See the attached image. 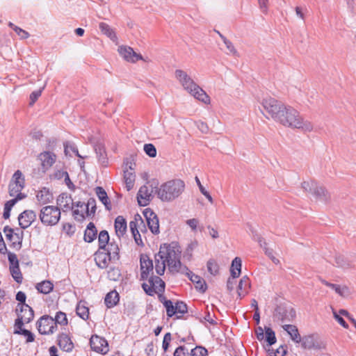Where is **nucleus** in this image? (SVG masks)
I'll list each match as a JSON object with an SVG mask.
<instances>
[{
  "label": "nucleus",
  "mask_w": 356,
  "mask_h": 356,
  "mask_svg": "<svg viewBox=\"0 0 356 356\" xmlns=\"http://www.w3.org/2000/svg\"><path fill=\"white\" fill-rule=\"evenodd\" d=\"M276 122L285 127L300 129L303 132H312L314 128L312 122L305 120L298 111L289 105L285 106Z\"/></svg>",
  "instance_id": "1"
},
{
  "label": "nucleus",
  "mask_w": 356,
  "mask_h": 356,
  "mask_svg": "<svg viewBox=\"0 0 356 356\" xmlns=\"http://www.w3.org/2000/svg\"><path fill=\"white\" fill-rule=\"evenodd\" d=\"M175 76L183 88L196 99L204 103L205 104H210L211 99L209 96L202 88L195 83L191 76L188 74L186 71L180 69L176 70L175 72Z\"/></svg>",
  "instance_id": "2"
},
{
  "label": "nucleus",
  "mask_w": 356,
  "mask_h": 356,
  "mask_svg": "<svg viewBox=\"0 0 356 356\" xmlns=\"http://www.w3.org/2000/svg\"><path fill=\"white\" fill-rule=\"evenodd\" d=\"M185 184L181 179H172L160 186L156 191L158 197L163 202H172L184 192Z\"/></svg>",
  "instance_id": "3"
},
{
  "label": "nucleus",
  "mask_w": 356,
  "mask_h": 356,
  "mask_svg": "<svg viewBox=\"0 0 356 356\" xmlns=\"http://www.w3.org/2000/svg\"><path fill=\"white\" fill-rule=\"evenodd\" d=\"M159 252H163L164 258L167 261L169 270L172 273H178L181 270V263L180 261L181 250L179 245L175 243L169 245H161Z\"/></svg>",
  "instance_id": "4"
},
{
  "label": "nucleus",
  "mask_w": 356,
  "mask_h": 356,
  "mask_svg": "<svg viewBox=\"0 0 356 356\" xmlns=\"http://www.w3.org/2000/svg\"><path fill=\"white\" fill-rule=\"evenodd\" d=\"M264 115L268 119L277 122L286 104L271 97H265L261 101Z\"/></svg>",
  "instance_id": "5"
},
{
  "label": "nucleus",
  "mask_w": 356,
  "mask_h": 356,
  "mask_svg": "<svg viewBox=\"0 0 356 356\" xmlns=\"http://www.w3.org/2000/svg\"><path fill=\"white\" fill-rule=\"evenodd\" d=\"M39 217L43 225H55L60 218V209L54 206H45L40 209Z\"/></svg>",
  "instance_id": "6"
},
{
  "label": "nucleus",
  "mask_w": 356,
  "mask_h": 356,
  "mask_svg": "<svg viewBox=\"0 0 356 356\" xmlns=\"http://www.w3.org/2000/svg\"><path fill=\"white\" fill-rule=\"evenodd\" d=\"M24 187V177L20 170H17L9 184V195L11 197H15L14 199L17 200H22L25 197V195L21 193Z\"/></svg>",
  "instance_id": "7"
},
{
  "label": "nucleus",
  "mask_w": 356,
  "mask_h": 356,
  "mask_svg": "<svg viewBox=\"0 0 356 356\" xmlns=\"http://www.w3.org/2000/svg\"><path fill=\"white\" fill-rule=\"evenodd\" d=\"M296 311L291 307L279 305L275 309L273 318L282 323L293 322L296 318Z\"/></svg>",
  "instance_id": "8"
},
{
  "label": "nucleus",
  "mask_w": 356,
  "mask_h": 356,
  "mask_svg": "<svg viewBox=\"0 0 356 356\" xmlns=\"http://www.w3.org/2000/svg\"><path fill=\"white\" fill-rule=\"evenodd\" d=\"M149 284L143 283L142 287L149 296L154 293L162 292L165 289V282L158 276H150L148 277Z\"/></svg>",
  "instance_id": "9"
},
{
  "label": "nucleus",
  "mask_w": 356,
  "mask_h": 356,
  "mask_svg": "<svg viewBox=\"0 0 356 356\" xmlns=\"http://www.w3.org/2000/svg\"><path fill=\"white\" fill-rule=\"evenodd\" d=\"M38 330L41 334H49L54 333L57 325L54 318L44 315L37 321Z\"/></svg>",
  "instance_id": "10"
},
{
  "label": "nucleus",
  "mask_w": 356,
  "mask_h": 356,
  "mask_svg": "<svg viewBox=\"0 0 356 356\" xmlns=\"http://www.w3.org/2000/svg\"><path fill=\"white\" fill-rule=\"evenodd\" d=\"M143 215L147 220L148 227L154 234L159 233V218L151 209H145Z\"/></svg>",
  "instance_id": "11"
},
{
  "label": "nucleus",
  "mask_w": 356,
  "mask_h": 356,
  "mask_svg": "<svg viewBox=\"0 0 356 356\" xmlns=\"http://www.w3.org/2000/svg\"><path fill=\"white\" fill-rule=\"evenodd\" d=\"M153 187L152 186H142L137 194V200L140 206L145 207L149 204L152 198Z\"/></svg>",
  "instance_id": "12"
},
{
  "label": "nucleus",
  "mask_w": 356,
  "mask_h": 356,
  "mask_svg": "<svg viewBox=\"0 0 356 356\" xmlns=\"http://www.w3.org/2000/svg\"><path fill=\"white\" fill-rule=\"evenodd\" d=\"M120 55L127 62L136 63L138 60H143L140 54H137L134 49L128 46H120L118 47Z\"/></svg>",
  "instance_id": "13"
},
{
  "label": "nucleus",
  "mask_w": 356,
  "mask_h": 356,
  "mask_svg": "<svg viewBox=\"0 0 356 356\" xmlns=\"http://www.w3.org/2000/svg\"><path fill=\"white\" fill-rule=\"evenodd\" d=\"M140 280H147L149 273L153 271V262L149 257L146 254H142L140 256Z\"/></svg>",
  "instance_id": "14"
},
{
  "label": "nucleus",
  "mask_w": 356,
  "mask_h": 356,
  "mask_svg": "<svg viewBox=\"0 0 356 356\" xmlns=\"http://www.w3.org/2000/svg\"><path fill=\"white\" fill-rule=\"evenodd\" d=\"M91 348L97 353L106 354L108 351L107 341L98 336H92L90 340Z\"/></svg>",
  "instance_id": "15"
},
{
  "label": "nucleus",
  "mask_w": 356,
  "mask_h": 356,
  "mask_svg": "<svg viewBox=\"0 0 356 356\" xmlns=\"http://www.w3.org/2000/svg\"><path fill=\"white\" fill-rule=\"evenodd\" d=\"M56 203L60 211L66 212L74 209V204L70 195L63 193H61L56 200Z\"/></svg>",
  "instance_id": "16"
},
{
  "label": "nucleus",
  "mask_w": 356,
  "mask_h": 356,
  "mask_svg": "<svg viewBox=\"0 0 356 356\" xmlns=\"http://www.w3.org/2000/svg\"><path fill=\"white\" fill-rule=\"evenodd\" d=\"M36 214L32 210L23 211L18 217L19 225L22 229H26L35 220Z\"/></svg>",
  "instance_id": "17"
},
{
  "label": "nucleus",
  "mask_w": 356,
  "mask_h": 356,
  "mask_svg": "<svg viewBox=\"0 0 356 356\" xmlns=\"http://www.w3.org/2000/svg\"><path fill=\"white\" fill-rule=\"evenodd\" d=\"M38 159L41 161L42 169L47 170L56 162V156L53 152L45 151L39 154Z\"/></svg>",
  "instance_id": "18"
},
{
  "label": "nucleus",
  "mask_w": 356,
  "mask_h": 356,
  "mask_svg": "<svg viewBox=\"0 0 356 356\" xmlns=\"http://www.w3.org/2000/svg\"><path fill=\"white\" fill-rule=\"evenodd\" d=\"M320 281L325 286L334 290L335 293L341 298H347L350 294V289L346 285L332 284L321 278L320 279Z\"/></svg>",
  "instance_id": "19"
},
{
  "label": "nucleus",
  "mask_w": 356,
  "mask_h": 356,
  "mask_svg": "<svg viewBox=\"0 0 356 356\" xmlns=\"http://www.w3.org/2000/svg\"><path fill=\"white\" fill-rule=\"evenodd\" d=\"M95 260L96 264L101 268H106L108 267L110 261L113 258L106 253L105 250L101 251L99 250L95 254Z\"/></svg>",
  "instance_id": "20"
},
{
  "label": "nucleus",
  "mask_w": 356,
  "mask_h": 356,
  "mask_svg": "<svg viewBox=\"0 0 356 356\" xmlns=\"http://www.w3.org/2000/svg\"><path fill=\"white\" fill-rule=\"evenodd\" d=\"M188 277L190 280L194 284L195 288L201 293H204L207 289V285L204 279L199 275L194 274L193 272L189 271L187 273Z\"/></svg>",
  "instance_id": "21"
},
{
  "label": "nucleus",
  "mask_w": 356,
  "mask_h": 356,
  "mask_svg": "<svg viewBox=\"0 0 356 356\" xmlns=\"http://www.w3.org/2000/svg\"><path fill=\"white\" fill-rule=\"evenodd\" d=\"M58 344L63 350L66 352L72 351L74 348V344L70 337L65 333L59 334Z\"/></svg>",
  "instance_id": "22"
},
{
  "label": "nucleus",
  "mask_w": 356,
  "mask_h": 356,
  "mask_svg": "<svg viewBox=\"0 0 356 356\" xmlns=\"http://www.w3.org/2000/svg\"><path fill=\"white\" fill-rule=\"evenodd\" d=\"M21 314H18V318L26 323L31 322L34 317L33 309L26 304L20 305Z\"/></svg>",
  "instance_id": "23"
},
{
  "label": "nucleus",
  "mask_w": 356,
  "mask_h": 356,
  "mask_svg": "<svg viewBox=\"0 0 356 356\" xmlns=\"http://www.w3.org/2000/svg\"><path fill=\"white\" fill-rule=\"evenodd\" d=\"M129 168L130 169V171L127 170V166L126 167V170H124V179L128 191L134 188L136 179V175L133 171L132 163H130Z\"/></svg>",
  "instance_id": "24"
},
{
  "label": "nucleus",
  "mask_w": 356,
  "mask_h": 356,
  "mask_svg": "<svg viewBox=\"0 0 356 356\" xmlns=\"http://www.w3.org/2000/svg\"><path fill=\"white\" fill-rule=\"evenodd\" d=\"M162 254H163V252H159L154 256L155 270L159 275H163L167 264V261Z\"/></svg>",
  "instance_id": "25"
},
{
  "label": "nucleus",
  "mask_w": 356,
  "mask_h": 356,
  "mask_svg": "<svg viewBox=\"0 0 356 356\" xmlns=\"http://www.w3.org/2000/svg\"><path fill=\"white\" fill-rule=\"evenodd\" d=\"M75 207L76 209H72L73 212V216L76 220L81 222L86 217H88L86 213V208L85 204L81 202H77L75 204Z\"/></svg>",
  "instance_id": "26"
},
{
  "label": "nucleus",
  "mask_w": 356,
  "mask_h": 356,
  "mask_svg": "<svg viewBox=\"0 0 356 356\" xmlns=\"http://www.w3.org/2000/svg\"><path fill=\"white\" fill-rule=\"evenodd\" d=\"M250 287V282L249 278L247 276H243L241 279L237 287V293L240 298L245 297L248 294Z\"/></svg>",
  "instance_id": "27"
},
{
  "label": "nucleus",
  "mask_w": 356,
  "mask_h": 356,
  "mask_svg": "<svg viewBox=\"0 0 356 356\" xmlns=\"http://www.w3.org/2000/svg\"><path fill=\"white\" fill-rule=\"evenodd\" d=\"M282 328L288 333L291 339L296 343H300L301 341L300 335L296 325L290 324H284Z\"/></svg>",
  "instance_id": "28"
},
{
  "label": "nucleus",
  "mask_w": 356,
  "mask_h": 356,
  "mask_svg": "<svg viewBox=\"0 0 356 356\" xmlns=\"http://www.w3.org/2000/svg\"><path fill=\"white\" fill-rule=\"evenodd\" d=\"M115 229L118 237L122 236L127 231V221L124 217L119 216L115 220Z\"/></svg>",
  "instance_id": "29"
},
{
  "label": "nucleus",
  "mask_w": 356,
  "mask_h": 356,
  "mask_svg": "<svg viewBox=\"0 0 356 356\" xmlns=\"http://www.w3.org/2000/svg\"><path fill=\"white\" fill-rule=\"evenodd\" d=\"M97 229L93 222H90L84 232V241L88 243L92 242L97 237Z\"/></svg>",
  "instance_id": "30"
},
{
  "label": "nucleus",
  "mask_w": 356,
  "mask_h": 356,
  "mask_svg": "<svg viewBox=\"0 0 356 356\" xmlns=\"http://www.w3.org/2000/svg\"><path fill=\"white\" fill-rule=\"evenodd\" d=\"M99 28L101 32L109 38L112 41L115 42L118 40L117 35L113 29L105 22H100Z\"/></svg>",
  "instance_id": "31"
},
{
  "label": "nucleus",
  "mask_w": 356,
  "mask_h": 356,
  "mask_svg": "<svg viewBox=\"0 0 356 356\" xmlns=\"http://www.w3.org/2000/svg\"><path fill=\"white\" fill-rule=\"evenodd\" d=\"M35 289L39 293L49 294L54 289V284L50 280H43L35 285Z\"/></svg>",
  "instance_id": "32"
},
{
  "label": "nucleus",
  "mask_w": 356,
  "mask_h": 356,
  "mask_svg": "<svg viewBox=\"0 0 356 356\" xmlns=\"http://www.w3.org/2000/svg\"><path fill=\"white\" fill-rule=\"evenodd\" d=\"M316 199L321 201H327L329 198L328 193L325 188L316 184L312 193Z\"/></svg>",
  "instance_id": "33"
},
{
  "label": "nucleus",
  "mask_w": 356,
  "mask_h": 356,
  "mask_svg": "<svg viewBox=\"0 0 356 356\" xmlns=\"http://www.w3.org/2000/svg\"><path fill=\"white\" fill-rule=\"evenodd\" d=\"M95 150L96 154L97 155L98 160H99V163L103 166H107V165H108V158H107V156H106V150H105L104 146L103 145L100 144V143L97 144L95 147Z\"/></svg>",
  "instance_id": "34"
},
{
  "label": "nucleus",
  "mask_w": 356,
  "mask_h": 356,
  "mask_svg": "<svg viewBox=\"0 0 356 356\" xmlns=\"http://www.w3.org/2000/svg\"><path fill=\"white\" fill-rule=\"evenodd\" d=\"M96 194L99 198V200L103 203V204L105 206L106 209L108 211L111 209V202L109 201L108 197L107 195L106 192L105 190L102 187H97L96 188Z\"/></svg>",
  "instance_id": "35"
},
{
  "label": "nucleus",
  "mask_w": 356,
  "mask_h": 356,
  "mask_svg": "<svg viewBox=\"0 0 356 356\" xmlns=\"http://www.w3.org/2000/svg\"><path fill=\"white\" fill-rule=\"evenodd\" d=\"M36 198L40 204H44L51 202L52 194L44 188L37 193Z\"/></svg>",
  "instance_id": "36"
},
{
  "label": "nucleus",
  "mask_w": 356,
  "mask_h": 356,
  "mask_svg": "<svg viewBox=\"0 0 356 356\" xmlns=\"http://www.w3.org/2000/svg\"><path fill=\"white\" fill-rule=\"evenodd\" d=\"M118 301L119 295L115 291L108 293L104 299L105 304L108 308H111L116 305Z\"/></svg>",
  "instance_id": "37"
},
{
  "label": "nucleus",
  "mask_w": 356,
  "mask_h": 356,
  "mask_svg": "<svg viewBox=\"0 0 356 356\" xmlns=\"http://www.w3.org/2000/svg\"><path fill=\"white\" fill-rule=\"evenodd\" d=\"M242 261L239 257H235L232 262L231 275L234 278L238 277L241 274Z\"/></svg>",
  "instance_id": "38"
},
{
  "label": "nucleus",
  "mask_w": 356,
  "mask_h": 356,
  "mask_svg": "<svg viewBox=\"0 0 356 356\" xmlns=\"http://www.w3.org/2000/svg\"><path fill=\"white\" fill-rule=\"evenodd\" d=\"M129 227L136 243L138 245L143 246V242L142 241L140 234L137 229V223L135 221H131L129 222Z\"/></svg>",
  "instance_id": "39"
},
{
  "label": "nucleus",
  "mask_w": 356,
  "mask_h": 356,
  "mask_svg": "<svg viewBox=\"0 0 356 356\" xmlns=\"http://www.w3.org/2000/svg\"><path fill=\"white\" fill-rule=\"evenodd\" d=\"M219 33L220 38L222 39V40L223 41L226 47V49H227L226 54H229V55L234 56L236 57H238L239 54H238L237 50L235 49L233 43L230 40L227 39L224 35H222L220 33Z\"/></svg>",
  "instance_id": "40"
},
{
  "label": "nucleus",
  "mask_w": 356,
  "mask_h": 356,
  "mask_svg": "<svg viewBox=\"0 0 356 356\" xmlns=\"http://www.w3.org/2000/svg\"><path fill=\"white\" fill-rule=\"evenodd\" d=\"M109 235L107 231L102 230L99 232L98 236V242L99 250H106V245L108 244Z\"/></svg>",
  "instance_id": "41"
},
{
  "label": "nucleus",
  "mask_w": 356,
  "mask_h": 356,
  "mask_svg": "<svg viewBox=\"0 0 356 356\" xmlns=\"http://www.w3.org/2000/svg\"><path fill=\"white\" fill-rule=\"evenodd\" d=\"M76 312L83 320H86L89 317V309L82 302H79L77 305Z\"/></svg>",
  "instance_id": "42"
},
{
  "label": "nucleus",
  "mask_w": 356,
  "mask_h": 356,
  "mask_svg": "<svg viewBox=\"0 0 356 356\" xmlns=\"http://www.w3.org/2000/svg\"><path fill=\"white\" fill-rule=\"evenodd\" d=\"M107 249L105 250V252L113 258V260H118L119 259V248L117 244L115 243H108L107 245Z\"/></svg>",
  "instance_id": "43"
},
{
  "label": "nucleus",
  "mask_w": 356,
  "mask_h": 356,
  "mask_svg": "<svg viewBox=\"0 0 356 356\" xmlns=\"http://www.w3.org/2000/svg\"><path fill=\"white\" fill-rule=\"evenodd\" d=\"M175 311L176 312V318H180L187 312V305L183 302H177L175 306Z\"/></svg>",
  "instance_id": "44"
},
{
  "label": "nucleus",
  "mask_w": 356,
  "mask_h": 356,
  "mask_svg": "<svg viewBox=\"0 0 356 356\" xmlns=\"http://www.w3.org/2000/svg\"><path fill=\"white\" fill-rule=\"evenodd\" d=\"M86 210V213L87 216H93L96 211V202L93 198L88 200L86 204H85Z\"/></svg>",
  "instance_id": "45"
},
{
  "label": "nucleus",
  "mask_w": 356,
  "mask_h": 356,
  "mask_svg": "<svg viewBox=\"0 0 356 356\" xmlns=\"http://www.w3.org/2000/svg\"><path fill=\"white\" fill-rule=\"evenodd\" d=\"M10 271L12 277L17 283H21L22 282L23 277L19 265L10 266Z\"/></svg>",
  "instance_id": "46"
},
{
  "label": "nucleus",
  "mask_w": 356,
  "mask_h": 356,
  "mask_svg": "<svg viewBox=\"0 0 356 356\" xmlns=\"http://www.w3.org/2000/svg\"><path fill=\"white\" fill-rule=\"evenodd\" d=\"M207 270L212 275H216L219 273V266L214 259H209L207 264Z\"/></svg>",
  "instance_id": "47"
},
{
  "label": "nucleus",
  "mask_w": 356,
  "mask_h": 356,
  "mask_svg": "<svg viewBox=\"0 0 356 356\" xmlns=\"http://www.w3.org/2000/svg\"><path fill=\"white\" fill-rule=\"evenodd\" d=\"M56 177H58V178L64 177L65 178V183L67 186V187L72 190L74 191L75 186L74 184L71 181L69 175L65 171H59L58 173L56 174Z\"/></svg>",
  "instance_id": "48"
},
{
  "label": "nucleus",
  "mask_w": 356,
  "mask_h": 356,
  "mask_svg": "<svg viewBox=\"0 0 356 356\" xmlns=\"http://www.w3.org/2000/svg\"><path fill=\"white\" fill-rule=\"evenodd\" d=\"M265 333H266V340L268 342V345L271 346L276 342V337L275 332L270 328L266 327H265Z\"/></svg>",
  "instance_id": "49"
},
{
  "label": "nucleus",
  "mask_w": 356,
  "mask_h": 356,
  "mask_svg": "<svg viewBox=\"0 0 356 356\" xmlns=\"http://www.w3.org/2000/svg\"><path fill=\"white\" fill-rule=\"evenodd\" d=\"M17 201V199H12L6 202L4 205V211L3 213V216L5 219H8L10 217V210Z\"/></svg>",
  "instance_id": "50"
},
{
  "label": "nucleus",
  "mask_w": 356,
  "mask_h": 356,
  "mask_svg": "<svg viewBox=\"0 0 356 356\" xmlns=\"http://www.w3.org/2000/svg\"><path fill=\"white\" fill-rule=\"evenodd\" d=\"M14 333L17 334H22L24 337H26V341L27 343L33 342L35 339L34 334L31 331H29L28 330H16L15 331H14Z\"/></svg>",
  "instance_id": "51"
},
{
  "label": "nucleus",
  "mask_w": 356,
  "mask_h": 356,
  "mask_svg": "<svg viewBox=\"0 0 356 356\" xmlns=\"http://www.w3.org/2000/svg\"><path fill=\"white\" fill-rule=\"evenodd\" d=\"M54 319L55 323H56V325L60 324L63 325H66L67 324V316L64 312H57Z\"/></svg>",
  "instance_id": "52"
},
{
  "label": "nucleus",
  "mask_w": 356,
  "mask_h": 356,
  "mask_svg": "<svg viewBox=\"0 0 356 356\" xmlns=\"http://www.w3.org/2000/svg\"><path fill=\"white\" fill-rule=\"evenodd\" d=\"M163 305L166 309V314L168 317H172L175 315V306L171 300H165L163 302Z\"/></svg>",
  "instance_id": "53"
},
{
  "label": "nucleus",
  "mask_w": 356,
  "mask_h": 356,
  "mask_svg": "<svg viewBox=\"0 0 356 356\" xmlns=\"http://www.w3.org/2000/svg\"><path fill=\"white\" fill-rule=\"evenodd\" d=\"M143 149L145 154L149 157L154 158L156 156V149L152 143L145 144Z\"/></svg>",
  "instance_id": "54"
},
{
  "label": "nucleus",
  "mask_w": 356,
  "mask_h": 356,
  "mask_svg": "<svg viewBox=\"0 0 356 356\" xmlns=\"http://www.w3.org/2000/svg\"><path fill=\"white\" fill-rule=\"evenodd\" d=\"M64 148H65L64 152H65V155L70 154V151H72V152H74L76 154V156L81 157V158H83L79 154V151H78L77 148L76 147H74L73 145H72L70 143H68V142L65 143Z\"/></svg>",
  "instance_id": "55"
},
{
  "label": "nucleus",
  "mask_w": 356,
  "mask_h": 356,
  "mask_svg": "<svg viewBox=\"0 0 356 356\" xmlns=\"http://www.w3.org/2000/svg\"><path fill=\"white\" fill-rule=\"evenodd\" d=\"M120 277V271L117 268H111L108 270V277L111 280L117 281Z\"/></svg>",
  "instance_id": "56"
},
{
  "label": "nucleus",
  "mask_w": 356,
  "mask_h": 356,
  "mask_svg": "<svg viewBox=\"0 0 356 356\" xmlns=\"http://www.w3.org/2000/svg\"><path fill=\"white\" fill-rule=\"evenodd\" d=\"M207 350L201 346H197L191 351V356H206Z\"/></svg>",
  "instance_id": "57"
},
{
  "label": "nucleus",
  "mask_w": 356,
  "mask_h": 356,
  "mask_svg": "<svg viewBox=\"0 0 356 356\" xmlns=\"http://www.w3.org/2000/svg\"><path fill=\"white\" fill-rule=\"evenodd\" d=\"M316 184V183L314 181H303L301 184V187L305 191L312 193Z\"/></svg>",
  "instance_id": "58"
},
{
  "label": "nucleus",
  "mask_w": 356,
  "mask_h": 356,
  "mask_svg": "<svg viewBox=\"0 0 356 356\" xmlns=\"http://www.w3.org/2000/svg\"><path fill=\"white\" fill-rule=\"evenodd\" d=\"M332 309V314L334 319L344 328H348V323L345 321V320L342 318L341 316L338 314V313L334 309Z\"/></svg>",
  "instance_id": "59"
},
{
  "label": "nucleus",
  "mask_w": 356,
  "mask_h": 356,
  "mask_svg": "<svg viewBox=\"0 0 356 356\" xmlns=\"http://www.w3.org/2000/svg\"><path fill=\"white\" fill-rule=\"evenodd\" d=\"M174 356H189L188 349L184 346H180L175 349Z\"/></svg>",
  "instance_id": "60"
},
{
  "label": "nucleus",
  "mask_w": 356,
  "mask_h": 356,
  "mask_svg": "<svg viewBox=\"0 0 356 356\" xmlns=\"http://www.w3.org/2000/svg\"><path fill=\"white\" fill-rule=\"evenodd\" d=\"M14 31L17 33L19 38L22 40L26 39L30 36L29 33L26 31L21 29L19 26H15Z\"/></svg>",
  "instance_id": "61"
},
{
  "label": "nucleus",
  "mask_w": 356,
  "mask_h": 356,
  "mask_svg": "<svg viewBox=\"0 0 356 356\" xmlns=\"http://www.w3.org/2000/svg\"><path fill=\"white\" fill-rule=\"evenodd\" d=\"M42 89L43 88L38 90H35L31 92V94L30 95V103H29V104L31 106L33 105L34 103L39 98V97H40V95L42 94Z\"/></svg>",
  "instance_id": "62"
},
{
  "label": "nucleus",
  "mask_w": 356,
  "mask_h": 356,
  "mask_svg": "<svg viewBox=\"0 0 356 356\" xmlns=\"http://www.w3.org/2000/svg\"><path fill=\"white\" fill-rule=\"evenodd\" d=\"M171 340H172L171 334L170 332L166 333L164 335L163 340V344H162V348L164 351H166L168 350Z\"/></svg>",
  "instance_id": "63"
},
{
  "label": "nucleus",
  "mask_w": 356,
  "mask_h": 356,
  "mask_svg": "<svg viewBox=\"0 0 356 356\" xmlns=\"http://www.w3.org/2000/svg\"><path fill=\"white\" fill-rule=\"evenodd\" d=\"M264 252H265V254L272 260V261L275 264H280V260L278 259H277L275 257H274L273 250L272 249H269L267 247H264Z\"/></svg>",
  "instance_id": "64"
}]
</instances>
